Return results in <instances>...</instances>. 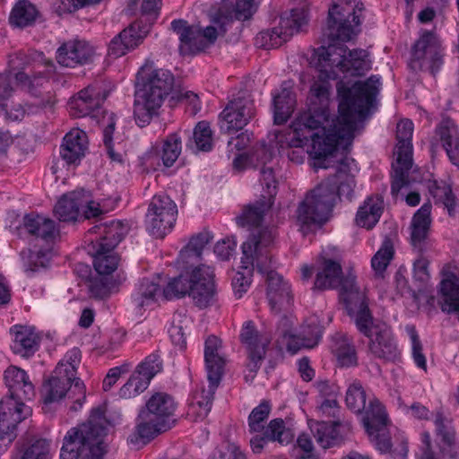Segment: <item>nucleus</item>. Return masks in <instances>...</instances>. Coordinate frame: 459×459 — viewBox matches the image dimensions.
Segmentation results:
<instances>
[{"label":"nucleus","mask_w":459,"mask_h":459,"mask_svg":"<svg viewBox=\"0 0 459 459\" xmlns=\"http://www.w3.org/2000/svg\"><path fill=\"white\" fill-rule=\"evenodd\" d=\"M380 85V78L372 75L365 82H356L351 88L338 86L339 116L332 117L328 83H313L307 109L295 119L290 129L275 134L279 152L303 147L311 141L312 166L316 169H329V154L338 144L347 146L352 143L357 121L373 106Z\"/></svg>","instance_id":"nucleus-1"},{"label":"nucleus","mask_w":459,"mask_h":459,"mask_svg":"<svg viewBox=\"0 0 459 459\" xmlns=\"http://www.w3.org/2000/svg\"><path fill=\"white\" fill-rule=\"evenodd\" d=\"M364 6L359 0H341L333 4L328 11L327 37L332 41L327 48L317 52V67L319 81L327 82L329 91L330 79H335L338 72L352 76L361 75L370 69L368 53L361 48L350 50L342 44H334L335 40L342 42L351 40L360 31ZM331 101V100L329 99Z\"/></svg>","instance_id":"nucleus-2"},{"label":"nucleus","mask_w":459,"mask_h":459,"mask_svg":"<svg viewBox=\"0 0 459 459\" xmlns=\"http://www.w3.org/2000/svg\"><path fill=\"white\" fill-rule=\"evenodd\" d=\"M4 380L10 395L0 401V446H7L14 440L18 423L31 414V409L22 401L35 395L34 386L23 369L9 367Z\"/></svg>","instance_id":"nucleus-3"},{"label":"nucleus","mask_w":459,"mask_h":459,"mask_svg":"<svg viewBox=\"0 0 459 459\" xmlns=\"http://www.w3.org/2000/svg\"><path fill=\"white\" fill-rule=\"evenodd\" d=\"M347 314L354 322L358 331L369 339L370 353L380 359L395 361L400 351L390 327L384 322L375 320L368 307V298L358 292L346 298Z\"/></svg>","instance_id":"nucleus-4"},{"label":"nucleus","mask_w":459,"mask_h":459,"mask_svg":"<svg viewBox=\"0 0 459 459\" xmlns=\"http://www.w3.org/2000/svg\"><path fill=\"white\" fill-rule=\"evenodd\" d=\"M107 421L100 409L91 411L87 422L71 429L64 437L60 459H103Z\"/></svg>","instance_id":"nucleus-5"},{"label":"nucleus","mask_w":459,"mask_h":459,"mask_svg":"<svg viewBox=\"0 0 459 459\" xmlns=\"http://www.w3.org/2000/svg\"><path fill=\"white\" fill-rule=\"evenodd\" d=\"M176 409L177 403L170 394H152L139 412L134 431L136 441L145 444L170 429L176 422L173 419Z\"/></svg>","instance_id":"nucleus-6"},{"label":"nucleus","mask_w":459,"mask_h":459,"mask_svg":"<svg viewBox=\"0 0 459 459\" xmlns=\"http://www.w3.org/2000/svg\"><path fill=\"white\" fill-rule=\"evenodd\" d=\"M273 242V236L270 230H262L253 234L241 246V269L238 272L232 281L235 294L238 298L247 291L254 267L264 273V267L271 261L268 248Z\"/></svg>","instance_id":"nucleus-7"},{"label":"nucleus","mask_w":459,"mask_h":459,"mask_svg":"<svg viewBox=\"0 0 459 459\" xmlns=\"http://www.w3.org/2000/svg\"><path fill=\"white\" fill-rule=\"evenodd\" d=\"M336 203V195L328 183H320L299 203L295 214L296 224L304 233L324 224Z\"/></svg>","instance_id":"nucleus-8"},{"label":"nucleus","mask_w":459,"mask_h":459,"mask_svg":"<svg viewBox=\"0 0 459 459\" xmlns=\"http://www.w3.org/2000/svg\"><path fill=\"white\" fill-rule=\"evenodd\" d=\"M412 134L413 124L411 120L403 119L397 124V144L394 151L396 160L392 164L394 174L391 192L394 195L409 185L408 175L412 166Z\"/></svg>","instance_id":"nucleus-9"},{"label":"nucleus","mask_w":459,"mask_h":459,"mask_svg":"<svg viewBox=\"0 0 459 459\" xmlns=\"http://www.w3.org/2000/svg\"><path fill=\"white\" fill-rule=\"evenodd\" d=\"M320 260L321 266L316 276L315 289L327 290L340 287V298L346 310V298L351 296L353 292H358L364 298H367L365 293L357 286L354 276L349 275L345 278L342 277V265L338 260L326 258L325 256H321Z\"/></svg>","instance_id":"nucleus-10"},{"label":"nucleus","mask_w":459,"mask_h":459,"mask_svg":"<svg viewBox=\"0 0 459 459\" xmlns=\"http://www.w3.org/2000/svg\"><path fill=\"white\" fill-rule=\"evenodd\" d=\"M178 216V207L168 195H154L146 213V229L157 238H163L173 229Z\"/></svg>","instance_id":"nucleus-11"},{"label":"nucleus","mask_w":459,"mask_h":459,"mask_svg":"<svg viewBox=\"0 0 459 459\" xmlns=\"http://www.w3.org/2000/svg\"><path fill=\"white\" fill-rule=\"evenodd\" d=\"M351 143L347 146L338 144L329 154L332 157L329 168H334L336 173L327 178L322 183H328L333 189L337 198L344 197L351 201L354 194L356 185L354 177L351 174V165L354 162L353 159L347 156V152Z\"/></svg>","instance_id":"nucleus-12"},{"label":"nucleus","mask_w":459,"mask_h":459,"mask_svg":"<svg viewBox=\"0 0 459 459\" xmlns=\"http://www.w3.org/2000/svg\"><path fill=\"white\" fill-rule=\"evenodd\" d=\"M16 81L22 86L27 87L30 93L35 97L31 102L26 103L24 106L17 104L6 110V114L12 120H22L25 114H30L39 108H46L51 107L54 103L52 95L49 92L46 94L34 91V85L42 86L44 82L48 83L45 76L41 72L36 74L29 75L25 72H19L15 74Z\"/></svg>","instance_id":"nucleus-13"},{"label":"nucleus","mask_w":459,"mask_h":459,"mask_svg":"<svg viewBox=\"0 0 459 459\" xmlns=\"http://www.w3.org/2000/svg\"><path fill=\"white\" fill-rule=\"evenodd\" d=\"M240 341L248 354V361L247 363L248 373L246 374L245 378L247 381L253 380L265 356L271 338L269 335L258 332L253 322L247 321L242 326Z\"/></svg>","instance_id":"nucleus-14"},{"label":"nucleus","mask_w":459,"mask_h":459,"mask_svg":"<svg viewBox=\"0 0 459 459\" xmlns=\"http://www.w3.org/2000/svg\"><path fill=\"white\" fill-rule=\"evenodd\" d=\"M255 108L247 94L231 100L220 115V128L226 134L243 129L255 117Z\"/></svg>","instance_id":"nucleus-15"},{"label":"nucleus","mask_w":459,"mask_h":459,"mask_svg":"<svg viewBox=\"0 0 459 459\" xmlns=\"http://www.w3.org/2000/svg\"><path fill=\"white\" fill-rule=\"evenodd\" d=\"M362 422L377 448L383 453L388 452L391 448V439L385 431L387 414L378 400H368V409L362 417Z\"/></svg>","instance_id":"nucleus-16"},{"label":"nucleus","mask_w":459,"mask_h":459,"mask_svg":"<svg viewBox=\"0 0 459 459\" xmlns=\"http://www.w3.org/2000/svg\"><path fill=\"white\" fill-rule=\"evenodd\" d=\"M168 93L153 90L142 83L135 91L134 115L140 126L148 125L153 116L157 115L159 108Z\"/></svg>","instance_id":"nucleus-17"},{"label":"nucleus","mask_w":459,"mask_h":459,"mask_svg":"<svg viewBox=\"0 0 459 459\" xmlns=\"http://www.w3.org/2000/svg\"><path fill=\"white\" fill-rule=\"evenodd\" d=\"M264 267L266 282V297L270 308L275 314L287 310L292 303V294L289 283L273 270Z\"/></svg>","instance_id":"nucleus-18"},{"label":"nucleus","mask_w":459,"mask_h":459,"mask_svg":"<svg viewBox=\"0 0 459 459\" xmlns=\"http://www.w3.org/2000/svg\"><path fill=\"white\" fill-rule=\"evenodd\" d=\"M213 271L211 267L202 265L196 267L191 273V287L189 296L195 305L201 308L210 306L215 297Z\"/></svg>","instance_id":"nucleus-19"},{"label":"nucleus","mask_w":459,"mask_h":459,"mask_svg":"<svg viewBox=\"0 0 459 459\" xmlns=\"http://www.w3.org/2000/svg\"><path fill=\"white\" fill-rule=\"evenodd\" d=\"M204 363L210 388L213 392L221 380L226 365L222 342L215 335H209L204 342Z\"/></svg>","instance_id":"nucleus-20"},{"label":"nucleus","mask_w":459,"mask_h":459,"mask_svg":"<svg viewBox=\"0 0 459 459\" xmlns=\"http://www.w3.org/2000/svg\"><path fill=\"white\" fill-rule=\"evenodd\" d=\"M74 379L65 376L58 375L54 372V375L48 382L43 385L42 394L45 403L57 402L64 398L68 393V398L74 399V404L71 405L70 410L76 411L82 407L75 403V399L78 397V392L71 393L74 389Z\"/></svg>","instance_id":"nucleus-21"},{"label":"nucleus","mask_w":459,"mask_h":459,"mask_svg":"<svg viewBox=\"0 0 459 459\" xmlns=\"http://www.w3.org/2000/svg\"><path fill=\"white\" fill-rule=\"evenodd\" d=\"M171 28L180 40L179 51L182 55H195L204 50L201 28L188 25L186 21L174 20Z\"/></svg>","instance_id":"nucleus-22"},{"label":"nucleus","mask_w":459,"mask_h":459,"mask_svg":"<svg viewBox=\"0 0 459 459\" xmlns=\"http://www.w3.org/2000/svg\"><path fill=\"white\" fill-rule=\"evenodd\" d=\"M93 54L94 49L87 41L74 40L58 48L56 59L63 66L74 67L91 61Z\"/></svg>","instance_id":"nucleus-23"},{"label":"nucleus","mask_w":459,"mask_h":459,"mask_svg":"<svg viewBox=\"0 0 459 459\" xmlns=\"http://www.w3.org/2000/svg\"><path fill=\"white\" fill-rule=\"evenodd\" d=\"M292 440V434L285 427L281 419L270 421L264 430L255 434L250 439V446L254 453L260 454L269 441H277L280 444H289Z\"/></svg>","instance_id":"nucleus-24"},{"label":"nucleus","mask_w":459,"mask_h":459,"mask_svg":"<svg viewBox=\"0 0 459 459\" xmlns=\"http://www.w3.org/2000/svg\"><path fill=\"white\" fill-rule=\"evenodd\" d=\"M208 15L212 25L207 26L204 30L201 29L204 49L213 44L220 34H224L227 30V26L232 22V14L224 4L222 5L212 6Z\"/></svg>","instance_id":"nucleus-25"},{"label":"nucleus","mask_w":459,"mask_h":459,"mask_svg":"<svg viewBox=\"0 0 459 459\" xmlns=\"http://www.w3.org/2000/svg\"><path fill=\"white\" fill-rule=\"evenodd\" d=\"M280 334L286 339L287 350L296 353L302 348L311 349L316 346L321 338L322 329L316 321H312L303 325L299 334H290L287 330H280Z\"/></svg>","instance_id":"nucleus-26"},{"label":"nucleus","mask_w":459,"mask_h":459,"mask_svg":"<svg viewBox=\"0 0 459 459\" xmlns=\"http://www.w3.org/2000/svg\"><path fill=\"white\" fill-rule=\"evenodd\" d=\"M106 96L101 95L100 91L94 86H88L73 97L68 107L72 116L85 117L98 108L105 100Z\"/></svg>","instance_id":"nucleus-27"},{"label":"nucleus","mask_w":459,"mask_h":459,"mask_svg":"<svg viewBox=\"0 0 459 459\" xmlns=\"http://www.w3.org/2000/svg\"><path fill=\"white\" fill-rule=\"evenodd\" d=\"M81 362V351L78 348H73L66 352L65 359L60 361L56 369L55 373L58 375H65L74 379V389L71 393L75 391L78 392V397L75 399V403L82 407L86 395H85V385L80 380L76 378V368Z\"/></svg>","instance_id":"nucleus-28"},{"label":"nucleus","mask_w":459,"mask_h":459,"mask_svg":"<svg viewBox=\"0 0 459 459\" xmlns=\"http://www.w3.org/2000/svg\"><path fill=\"white\" fill-rule=\"evenodd\" d=\"M88 149V139L85 132L74 129L65 134L60 149V154L67 164L80 162Z\"/></svg>","instance_id":"nucleus-29"},{"label":"nucleus","mask_w":459,"mask_h":459,"mask_svg":"<svg viewBox=\"0 0 459 459\" xmlns=\"http://www.w3.org/2000/svg\"><path fill=\"white\" fill-rule=\"evenodd\" d=\"M127 227L119 221H112L108 224L100 223L94 226L90 232L100 235L96 240H92L95 247L113 250L127 233Z\"/></svg>","instance_id":"nucleus-30"},{"label":"nucleus","mask_w":459,"mask_h":459,"mask_svg":"<svg viewBox=\"0 0 459 459\" xmlns=\"http://www.w3.org/2000/svg\"><path fill=\"white\" fill-rule=\"evenodd\" d=\"M273 204V201L270 200V198H266L265 195H263L262 198L255 201L253 204H250L247 205L244 209L242 213L237 217V223L239 226L245 227V226H250V227H255L258 228L265 215V212L269 211ZM270 230L274 237V233L271 229L264 228V229H255L254 232L249 236V238L253 234H257L259 231L262 230Z\"/></svg>","instance_id":"nucleus-31"},{"label":"nucleus","mask_w":459,"mask_h":459,"mask_svg":"<svg viewBox=\"0 0 459 459\" xmlns=\"http://www.w3.org/2000/svg\"><path fill=\"white\" fill-rule=\"evenodd\" d=\"M11 333L13 336L11 347L15 354L29 357L38 351L40 337L32 327L14 325Z\"/></svg>","instance_id":"nucleus-32"},{"label":"nucleus","mask_w":459,"mask_h":459,"mask_svg":"<svg viewBox=\"0 0 459 459\" xmlns=\"http://www.w3.org/2000/svg\"><path fill=\"white\" fill-rule=\"evenodd\" d=\"M137 79L152 89L168 94L174 85L173 74L169 70L154 68L152 64L144 65L138 72Z\"/></svg>","instance_id":"nucleus-33"},{"label":"nucleus","mask_w":459,"mask_h":459,"mask_svg":"<svg viewBox=\"0 0 459 459\" xmlns=\"http://www.w3.org/2000/svg\"><path fill=\"white\" fill-rule=\"evenodd\" d=\"M413 56L418 60L425 58L429 59L431 62L430 68L433 74L438 70L442 64V54L440 45L433 33H424L415 43Z\"/></svg>","instance_id":"nucleus-34"},{"label":"nucleus","mask_w":459,"mask_h":459,"mask_svg":"<svg viewBox=\"0 0 459 459\" xmlns=\"http://www.w3.org/2000/svg\"><path fill=\"white\" fill-rule=\"evenodd\" d=\"M23 227L28 233L47 243L54 241L59 234L54 221L39 214L30 213L24 216Z\"/></svg>","instance_id":"nucleus-35"},{"label":"nucleus","mask_w":459,"mask_h":459,"mask_svg":"<svg viewBox=\"0 0 459 459\" xmlns=\"http://www.w3.org/2000/svg\"><path fill=\"white\" fill-rule=\"evenodd\" d=\"M160 281V277L141 280L132 295L134 304L142 308L155 303L159 298H163Z\"/></svg>","instance_id":"nucleus-36"},{"label":"nucleus","mask_w":459,"mask_h":459,"mask_svg":"<svg viewBox=\"0 0 459 459\" xmlns=\"http://www.w3.org/2000/svg\"><path fill=\"white\" fill-rule=\"evenodd\" d=\"M437 435L441 437L440 457L438 459H455L459 453V446L455 441V431L450 421L441 413L437 412L435 419Z\"/></svg>","instance_id":"nucleus-37"},{"label":"nucleus","mask_w":459,"mask_h":459,"mask_svg":"<svg viewBox=\"0 0 459 459\" xmlns=\"http://www.w3.org/2000/svg\"><path fill=\"white\" fill-rule=\"evenodd\" d=\"M431 204H424L413 215L411 224V240L415 248L422 250L424 242L428 237L431 219Z\"/></svg>","instance_id":"nucleus-38"},{"label":"nucleus","mask_w":459,"mask_h":459,"mask_svg":"<svg viewBox=\"0 0 459 459\" xmlns=\"http://www.w3.org/2000/svg\"><path fill=\"white\" fill-rule=\"evenodd\" d=\"M438 135L452 164L459 168V131L450 119H444L437 128Z\"/></svg>","instance_id":"nucleus-39"},{"label":"nucleus","mask_w":459,"mask_h":459,"mask_svg":"<svg viewBox=\"0 0 459 459\" xmlns=\"http://www.w3.org/2000/svg\"><path fill=\"white\" fill-rule=\"evenodd\" d=\"M384 210V201L379 195L368 197L359 208L356 223L368 230L372 229L379 221Z\"/></svg>","instance_id":"nucleus-40"},{"label":"nucleus","mask_w":459,"mask_h":459,"mask_svg":"<svg viewBox=\"0 0 459 459\" xmlns=\"http://www.w3.org/2000/svg\"><path fill=\"white\" fill-rule=\"evenodd\" d=\"M296 100L291 88L284 82L280 93L273 97L274 123L278 125L285 123L293 112Z\"/></svg>","instance_id":"nucleus-41"},{"label":"nucleus","mask_w":459,"mask_h":459,"mask_svg":"<svg viewBox=\"0 0 459 459\" xmlns=\"http://www.w3.org/2000/svg\"><path fill=\"white\" fill-rule=\"evenodd\" d=\"M340 428L349 429V423L342 424L336 420L333 422H318L313 428L314 437L317 444L324 449L329 448L342 439Z\"/></svg>","instance_id":"nucleus-42"},{"label":"nucleus","mask_w":459,"mask_h":459,"mask_svg":"<svg viewBox=\"0 0 459 459\" xmlns=\"http://www.w3.org/2000/svg\"><path fill=\"white\" fill-rule=\"evenodd\" d=\"M81 193L74 191L63 195L55 206L56 216L62 221H74L80 214Z\"/></svg>","instance_id":"nucleus-43"},{"label":"nucleus","mask_w":459,"mask_h":459,"mask_svg":"<svg viewBox=\"0 0 459 459\" xmlns=\"http://www.w3.org/2000/svg\"><path fill=\"white\" fill-rule=\"evenodd\" d=\"M307 13L305 7L294 8L290 13H284L281 17L279 28L287 40L307 24Z\"/></svg>","instance_id":"nucleus-44"},{"label":"nucleus","mask_w":459,"mask_h":459,"mask_svg":"<svg viewBox=\"0 0 459 459\" xmlns=\"http://www.w3.org/2000/svg\"><path fill=\"white\" fill-rule=\"evenodd\" d=\"M39 12L35 5L27 0H20L13 6L9 20L15 27H27L34 23Z\"/></svg>","instance_id":"nucleus-45"},{"label":"nucleus","mask_w":459,"mask_h":459,"mask_svg":"<svg viewBox=\"0 0 459 459\" xmlns=\"http://www.w3.org/2000/svg\"><path fill=\"white\" fill-rule=\"evenodd\" d=\"M429 193L437 202H440L446 208L450 216H455L459 212V205L452 188L445 182L434 181L429 186Z\"/></svg>","instance_id":"nucleus-46"},{"label":"nucleus","mask_w":459,"mask_h":459,"mask_svg":"<svg viewBox=\"0 0 459 459\" xmlns=\"http://www.w3.org/2000/svg\"><path fill=\"white\" fill-rule=\"evenodd\" d=\"M367 398L366 390L359 381L355 380L350 384L346 391L345 403L351 411L358 414L364 412L365 415L368 409Z\"/></svg>","instance_id":"nucleus-47"},{"label":"nucleus","mask_w":459,"mask_h":459,"mask_svg":"<svg viewBox=\"0 0 459 459\" xmlns=\"http://www.w3.org/2000/svg\"><path fill=\"white\" fill-rule=\"evenodd\" d=\"M394 249L393 241L390 238L385 237L380 248L371 259V266L377 277L384 278V273L394 258Z\"/></svg>","instance_id":"nucleus-48"},{"label":"nucleus","mask_w":459,"mask_h":459,"mask_svg":"<svg viewBox=\"0 0 459 459\" xmlns=\"http://www.w3.org/2000/svg\"><path fill=\"white\" fill-rule=\"evenodd\" d=\"M95 249L94 255V268L100 275H109L117 268L119 257L117 254L108 251L107 248L100 247H93Z\"/></svg>","instance_id":"nucleus-49"},{"label":"nucleus","mask_w":459,"mask_h":459,"mask_svg":"<svg viewBox=\"0 0 459 459\" xmlns=\"http://www.w3.org/2000/svg\"><path fill=\"white\" fill-rule=\"evenodd\" d=\"M181 137L173 133L168 135L162 142L160 158L165 167H171L181 153Z\"/></svg>","instance_id":"nucleus-50"},{"label":"nucleus","mask_w":459,"mask_h":459,"mask_svg":"<svg viewBox=\"0 0 459 459\" xmlns=\"http://www.w3.org/2000/svg\"><path fill=\"white\" fill-rule=\"evenodd\" d=\"M162 370V360L158 353L147 356L135 368L134 373L145 381L149 386L151 380Z\"/></svg>","instance_id":"nucleus-51"},{"label":"nucleus","mask_w":459,"mask_h":459,"mask_svg":"<svg viewBox=\"0 0 459 459\" xmlns=\"http://www.w3.org/2000/svg\"><path fill=\"white\" fill-rule=\"evenodd\" d=\"M191 276L179 275L170 280L162 290L163 299L166 300L180 299L190 293Z\"/></svg>","instance_id":"nucleus-52"},{"label":"nucleus","mask_w":459,"mask_h":459,"mask_svg":"<svg viewBox=\"0 0 459 459\" xmlns=\"http://www.w3.org/2000/svg\"><path fill=\"white\" fill-rule=\"evenodd\" d=\"M212 236L208 231H204L193 237L186 247L180 251L179 257L185 261L188 258H199L204 247L211 241Z\"/></svg>","instance_id":"nucleus-53"},{"label":"nucleus","mask_w":459,"mask_h":459,"mask_svg":"<svg viewBox=\"0 0 459 459\" xmlns=\"http://www.w3.org/2000/svg\"><path fill=\"white\" fill-rule=\"evenodd\" d=\"M273 153L264 143H257L248 154V162L255 169L273 164Z\"/></svg>","instance_id":"nucleus-54"},{"label":"nucleus","mask_w":459,"mask_h":459,"mask_svg":"<svg viewBox=\"0 0 459 459\" xmlns=\"http://www.w3.org/2000/svg\"><path fill=\"white\" fill-rule=\"evenodd\" d=\"M255 40L258 48H273L280 47L283 42L287 41V39L281 29L277 27L259 32Z\"/></svg>","instance_id":"nucleus-55"},{"label":"nucleus","mask_w":459,"mask_h":459,"mask_svg":"<svg viewBox=\"0 0 459 459\" xmlns=\"http://www.w3.org/2000/svg\"><path fill=\"white\" fill-rule=\"evenodd\" d=\"M271 411V405L268 402L264 401L258 406L254 408L248 417L249 431L259 433L264 430V422L267 420Z\"/></svg>","instance_id":"nucleus-56"},{"label":"nucleus","mask_w":459,"mask_h":459,"mask_svg":"<svg viewBox=\"0 0 459 459\" xmlns=\"http://www.w3.org/2000/svg\"><path fill=\"white\" fill-rule=\"evenodd\" d=\"M193 138L198 151L209 152L212 148V133L205 121L197 123L193 132Z\"/></svg>","instance_id":"nucleus-57"},{"label":"nucleus","mask_w":459,"mask_h":459,"mask_svg":"<svg viewBox=\"0 0 459 459\" xmlns=\"http://www.w3.org/2000/svg\"><path fill=\"white\" fill-rule=\"evenodd\" d=\"M406 332L411 342V354L414 363L419 368L427 371L426 357L423 354V346L414 325H407Z\"/></svg>","instance_id":"nucleus-58"},{"label":"nucleus","mask_w":459,"mask_h":459,"mask_svg":"<svg viewBox=\"0 0 459 459\" xmlns=\"http://www.w3.org/2000/svg\"><path fill=\"white\" fill-rule=\"evenodd\" d=\"M146 33L147 30H142L139 22H133L119 33V37L125 41V46L132 50L141 43Z\"/></svg>","instance_id":"nucleus-59"},{"label":"nucleus","mask_w":459,"mask_h":459,"mask_svg":"<svg viewBox=\"0 0 459 459\" xmlns=\"http://www.w3.org/2000/svg\"><path fill=\"white\" fill-rule=\"evenodd\" d=\"M335 353L342 366L349 367L357 363L356 351L347 338H342L336 343Z\"/></svg>","instance_id":"nucleus-60"},{"label":"nucleus","mask_w":459,"mask_h":459,"mask_svg":"<svg viewBox=\"0 0 459 459\" xmlns=\"http://www.w3.org/2000/svg\"><path fill=\"white\" fill-rule=\"evenodd\" d=\"M260 182L264 188L266 198L272 200L276 195L278 181L275 176L274 164L268 167L260 168Z\"/></svg>","instance_id":"nucleus-61"},{"label":"nucleus","mask_w":459,"mask_h":459,"mask_svg":"<svg viewBox=\"0 0 459 459\" xmlns=\"http://www.w3.org/2000/svg\"><path fill=\"white\" fill-rule=\"evenodd\" d=\"M148 385L145 381L138 377V375L132 374L127 382L120 388L118 394L121 398L130 399L147 389Z\"/></svg>","instance_id":"nucleus-62"},{"label":"nucleus","mask_w":459,"mask_h":459,"mask_svg":"<svg viewBox=\"0 0 459 459\" xmlns=\"http://www.w3.org/2000/svg\"><path fill=\"white\" fill-rule=\"evenodd\" d=\"M79 193L82 194L79 197V204L80 211H82L83 217L85 219H91L100 215L102 211L100 207V204L91 199L90 193L84 190H79Z\"/></svg>","instance_id":"nucleus-63"},{"label":"nucleus","mask_w":459,"mask_h":459,"mask_svg":"<svg viewBox=\"0 0 459 459\" xmlns=\"http://www.w3.org/2000/svg\"><path fill=\"white\" fill-rule=\"evenodd\" d=\"M48 454V442L46 439H38L25 450L21 459H47Z\"/></svg>","instance_id":"nucleus-64"}]
</instances>
